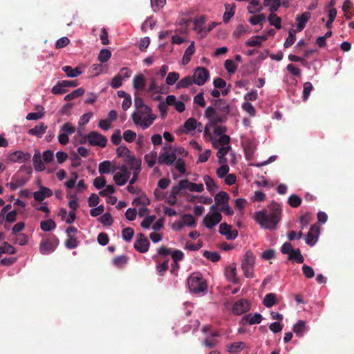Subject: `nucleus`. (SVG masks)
Masks as SVG:
<instances>
[{"label": "nucleus", "instance_id": "nucleus-1", "mask_svg": "<svg viewBox=\"0 0 354 354\" xmlns=\"http://www.w3.org/2000/svg\"><path fill=\"white\" fill-rule=\"evenodd\" d=\"M270 212L263 209L254 213V219L261 227L268 230H274L281 219V209L277 202H272L269 206Z\"/></svg>", "mask_w": 354, "mask_h": 354}, {"label": "nucleus", "instance_id": "nucleus-2", "mask_svg": "<svg viewBox=\"0 0 354 354\" xmlns=\"http://www.w3.org/2000/svg\"><path fill=\"white\" fill-rule=\"evenodd\" d=\"M212 106H208L205 111V116L209 120L212 125L224 123L227 120V115L230 112V105L223 99H212Z\"/></svg>", "mask_w": 354, "mask_h": 354}, {"label": "nucleus", "instance_id": "nucleus-3", "mask_svg": "<svg viewBox=\"0 0 354 354\" xmlns=\"http://www.w3.org/2000/svg\"><path fill=\"white\" fill-rule=\"evenodd\" d=\"M187 285L192 292L200 293L207 290V285L201 273H193L187 279Z\"/></svg>", "mask_w": 354, "mask_h": 354}, {"label": "nucleus", "instance_id": "nucleus-4", "mask_svg": "<svg viewBox=\"0 0 354 354\" xmlns=\"http://www.w3.org/2000/svg\"><path fill=\"white\" fill-rule=\"evenodd\" d=\"M59 241L55 235L42 240L39 243V252L41 254L46 255L52 253L58 246Z\"/></svg>", "mask_w": 354, "mask_h": 354}, {"label": "nucleus", "instance_id": "nucleus-5", "mask_svg": "<svg viewBox=\"0 0 354 354\" xmlns=\"http://www.w3.org/2000/svg\"><path fill=\"white\" fill-rule=\"evenodd\" d=\"M254 262L255 257L253 253L250 250L247 251L241 263V268L245 277L252 278L254 277L253 268Z\"/></svg>", "mask_w": 354, "mask_h": 354}, {"label": "nucleus", "instance_id": "nucleus-6", "mask_svg": "<svg viewBox=\"0 0 354 354\" xmlns=\"http://www.w3.org/2000/svg\"><path fill=\"white\" fill-rule=\"evenodd\" d=\"M88 122V113H84L79 121L77 136L75 140L81 144L85 143L88 139V135L85 133L84 126Z\"/></svg>", "mask_w": 354, "mask_h": 354}, {"label": "nucleus", "instance_id": "nucleus-7", "mask_svg": "<svg viewBox=\"0 0 354 354\" xmlns=\"http://www.w3.org/2000/svg\"><path fill=\"white\" fill-rule=\"evenodd\" d=\"M171 146L168 147H163L162 152H161L159 155L158 162L160 165H171L176 160V151H173L171 153H169V150L170 149Z\"/></svg>", "mask_w": 354, "mask_h": 354}, {"label": "nucleus", "instance_id": "nucleus-8", "mask_svg": "<svg viewBox=\"0 0 354 354\" xmlns=\"http://www.w3.org/2000/svg\"><path fill=\"white\" fill-rule=\"evenodd\" d=\"M209 71L205 68L197 67L192 76L194 83L198 86L204 85L209 77Z\"/></svg>", "mask_w": 354, "mask_h": 354}, {"label": "nucleus", "instance_id": "nucleus-9", "mask_svg": "<svg viewBox=\"0 0 354 354\" xmlns=\"http://www.w3.org/2000/svg\"><path fill=\"white\" fill-rule=\"evenodd\" d=\"M150 243L144 234H138L137 240L134 243V248L141 252L145 253L149 250Z\"/></svg>", "mask_w": 354, "mask_h": 354}, {"label": "nucleus", "instance_id": "nucleus-10", "mask_svg": "<svg viewBox=\"0 0 354 354\" xmlns=\"http://www.w3.org/2000/svg\"><path fill=\"white\" fill-rule=\"evenodd\" d=\"M222 219V215L219 212H212V214H207L203 218L204 225L208 229H212L217 225Z\"/></svg>", "mask_w": 354, "mask_h": 354}, {"label": "nucleus", "instance_id": "nucleus-11", "mask_svg": "<svg viewBox=\"0 0 354 354\" xmlns=\"http://www.w3.org/2000/svg\"><path fill=\"white\" fill-rule=\"evenodd\" d=\"M106 143L107 139L104 136L97 131H90V145L104 148Z\"/></svg>", "mask_w": 354, "mask_h": 354}, {"label": "nucleus", "instance_id": "nucleus-12", "mask_svg": "<svg viewBox=\"0 0 354 354\" xmlns=\"http://www.w3.org/2000/svg\"><path fill=\"white\" fill-rule=\"evenodd\" d=\"M218 232L221 234L225 236L227 240H234L238 236V231L232 230V226L226 223L220 225Z\"/></svg>", "mask_w": 354, "mask_h": 354}, {"label": "nucleus", "instance_id": "nucleus-13", "mask_svg": "<svg viewBox=\"0 0 354 354\" xmlns=\"http://www.w3.org/2000/svg\"><path fill=\"white\" fill-rule=\"evenodd\" d=\"M31 158L29 153H24L21 151H16L8 156V159L13 162H26Z\"/></svg>", "mask_w": 354, "mask_h": 354}, {"label": "nucleus", "instance_id": "nucleus-14", "mask_svg": "<svg viewBox=\"0 0 354 354\" xmlns=\"http://www.w3.org/2000/svg\"><path fill=\"white\" fill-rule=\"evenodd\" d=\"M319 232V226H317L316 225H312L305 238L306 243L310 246H313L317 241Z\"/></svg>", "mask_w": 354, "mask_h": 354}, {"label": "nucleus", "instance_id": "nucleus-15", "mask_svg": "<svg viewBox=\"0 0 354 354\" xmlns=\"http://www.w3.org/2000/svg\"><path fill=\"white\" fill-rule=\"evenodd\" d=\"M250 310V304L246 299H241L236 301L232 308V312L237 315L246 313Z\"/></svg>", "mask_w": 354, "mask_h": 354}, {"label": "nucleus", "instance_id": "nucleus-16", "mask_svg": "<svg viewBox=\"0 0 354 354\" xmlns=\"http://www.w3.org/2000/svg\"><path fill=\"white\" fill-rule=\"evenodd\" d=\"M124 162L131 170L141 169V160L136 158L131 153L126 156Z\"/></svg>", "mask_w": 354, "mask_h": 354}, {"label": "nucleus", "instance_id": "nucleus-17", "mask_svg": "<svg viewBox=\"0 0 354 354\" xmlns=\"http://www.w3.org/2000/svg\"><path fill=\"white\" fill-rule=\"evenodd\" d=\"M53 195V192L47 187L41 186L39 191L33 193V197L35 201L41 202L46 197H50Z\"/></svg>", "mask_w": 354, "mask_h": 354}, {"label": "nucleus", "instance_id": "nucleus-18", "mask_svg": "<svg viewBox=\"0 0 354 354\" xmlns=\"http://www.w3.org/2000/svg\"><path fill=\"white\" fill-rule=\"evenodd\" d=\"M225 276L227 280L232 283H239V279L236 277V269L234 265H230L226 268Z\"/></svg>", "mask_w": 354, "mask_h": 354}, {"label": "nucleus", "instance_id": "nucleus-19", "mask_svg": "<svg viewBox=\"0 0 354 354\" xmlns=\"http://www.w3.org/2000/svg\"><path fill=\"white\" fill-rule=\"evenodd\" d=\"M78 85V82L77 80H62L59 81L53 88L51 90L52 93H62V91H60L58 90V87L62 86V87H75Z\"/></svg>", "mask_w": 354, "mask_h": 354}, {"label": "nucleus", "instance_id": "nucleus-20", "mask_svg": "<svg viewBox=\"0 0 354 354\" xmlns=\"http://www.w3.org/2000/svg\"><path fill=\"white\" fill-rule=\"evenodd\" d=\"M262 320V316L259 313H256L254 315L251 314L246 315L241 318V323L243 324H250L251 325L259 324Z\"/></svg>", "mask_w": 354, "mask_h": 354}, {"label": "nucleus", "instance_id": "nucleus-21", "mask_svg": "<svg viewBox=\"0 0 354 354\" xmlns=\"http://www.w3.org/2000/svg\"><path fill=\"white\" fill-rule=\"evenodd\" d=\"M281 6V0H263V8H268L270 12H276Z\"/></svg>", "mask_w": 354, "mask_h": 354}, {"label": "nucleus", "instance_id": "nucleus-22", "mask_svg": "<svg viewBox=\"0 0 354 354\" xmlns=\"http://www.w3.org/2000/svg\"><path fill=\"white\" fill-rule=\"evenodd\" d=\"M48 127L44 123L41 122L39 125L35 126L28 130V133L31 136H37V138H41L45 133Z\"/></svg>", "mask_w": 354, "mask_h": 354}, {"label": "nucleus", "instance_id": "nucleus-23", "mask_svg": "<svg viewBox=\"0 0 354 354\" xmlns=\"http://www.w3.org/2000/svg\"><path fill=\"white\" fill-rule=\"evenodd\" d=\"M310 17V13L308 12H305L302 13L301 15H297L296 17V21H297V30L301 31L305 26L306 22L308 21Z\"/></svg>", "mask_w": 354, "mask_h": 354}, {"label": "nucleus", "instance_id": "nucleus-24", "mask_svg": "<svg viewBox=\"0 0 354 354\" xmlns=\"http://www.w3.org/2000/svg\"><path fill=\"white\" fill-rule=\"evenodd\" d=\"M33 166L36 171H42L45 169V165L41 161V154L38 150L35 151V153L32 158Z\"/></svg>", "mask_w": 354, "mask_h": 354}, {"label": "nucleus", "instance_id": "nucleus-25", "mask_svg": "<svg viewBox=\"0 0 354 354\" xmlns=\"http://www.w3.org/2000/svg\"><path fill=\"white\" fill-rule=\"evenodd\" d=\"M62 71L69 77H76L83 73L80 67L73 68L71 66H65L62 67Z\"/></svg>", "mask_w": 354, "mask_h": 354}, {"label": "nucleus", "instance_id": "nucleus-26", "mask_svg": "<svg viewBox=\"0 0 354 354\" xmlns=\"http://www.w3.org/2000/svg\"><path fill=\"white\" fill-rule=\"evenodd\" d=\"M195 52L194 42L192 41L191 44L187 48L183 57L182 62L183 65L187 64L190 60L192 56Z\"/></svg>", "mask_w": 354, "mask_h": 354}, {"label": "nucleus", "instance_id": "nucleus-27", "mask_svg": "<svg viewBox=\"0 0 354 354\" xmlns=\"http://www.w3.org/2000/svg\"><path fill=\"white\" fill-rule=\"evenodd\" d=\"M229 199V194L223 191L219 192L214 197V201L216 205H223L227 203Z\"/></svg>", "mask_w": 354, "mask_h": 354}, {"label": "nucleus", "instance_id": "nucleus-28", "mask_svg": "<svg viewBox=\"0 0 354 354\" xmlns=\"http://www.w3.org/2000/svg\"><path fill=\"white\" fill-rule=\"evenodd\" d=\"M133 87L136 90H143L145 86L146 80L144 77L143 75L140 74L137 75L134 77L133 80Z\"/></svg>", "mask_w": 354, "mask_h": 354}, {"label": "nucleus", "instance_id": "nucleus-29", "mask_svg": "<svg viewBox=\"0 0 354 354\" xmlns=\"http://www.w3.org/2000/svg\"><path fill=\"white\" fill-rule=\"evenodd\" d=\"M268 20L271 26L275 27L276 29L279 30L281 28V19L278 17L275 12H270Z\"/></svg>", "mask_w": 354, "mask_h": 354}, {"label": "nucleus", "instance_id": "nucleus-30", "mask_svg": "<svg viewBox=\"0 0 354 354\" xmlns=\"http://www.w3.org/2000/svg\"><path fill=\"white\" fill-rule=\"evenodd\" d=\"M111 162L109 160H104L99 164V172L101 174L113 173L115 169L111 170Z\"/></svg>", "mask_w": 354, "mask_h": 354}, {"label": "nucleus", "instance_id": "nucleus-31", "mask_svg": "<svg viewBox=\"0 0 354 354\" xmlns=\"http://www.w3.org/2000/svg\"><path fill=\"white\" fill-rule=\"evenodd\" d=\"M40 227L44 232H50L56 228V223L52 219L42 221L40 223Z\"/></svg>", "mask_w": 354, "mask_h": 354}, {"label": "nucleus", "instance_id": "nucleus-32", "mask_svg": "<svg viewBox=\"0 0 354 354\" xmlns=\"http://www.w3.org/2000/svg\"><path fill=\"white\" fill-rule=\"evenodd\" d=\"M203 180L206 185L207 189L209 193L213 194L216 189H218L217 185L214 183V180L208 175H205L203 177Z\"/></svg>", "mask_w": 354, "mask_h": 354}, {"label": "nucleus", "instance_id": "nucleus-33", "mask_svg": "<svg viewBox=\"0 0 354 354\" xmlns=\"http://www.w3.org/2000/svg\"><path fill=\"white\" fill-rule=\"evenodd\" d=\"M182 220V223H180V227H183L184 225L192 227L196 225V220L192 214H187L183 215Z\"/></svg>", "mask_w": 354, "mask_h": 354}, {"label": "nucleus", "instance_id": "nucleus-34", "mask_svg": "<svg viewBox=\"0 0 354 354\" xmlns=\"http://www.w3.org/2000/svg\"><path fill=\"white\" fill-rule=\"evenodd\" d=\"M248 32V27L243 24H239L232 33L233 37L238 39Z\"/></svg>", "mask_w": 354, "mask_h": 354}, {"label": "nucleus", "instance_id": "nucleus-35", "mask_svg": "<svg viewBox=\"0 0 354 354\" xmlns=\"http://www.w3.org/2000/svg\"><path fill=\"white\" fill-rule=\"evenodd\" d=\"M205 18L204 16H201L198 18L196 19L194 21V29L196 32L201 33L204 32V24H205Z\"/></svg>", "mask_w": 354, "mask_h": 354}, {"label": "nucleus", "instance_id": "nucleus-36", "mask_svg": "<svg viewBox=\"0 0 354 354\" xmlns=\"http://www.w3.org/2000/svg\"><path fill=\"white\" fill-rule=\"evenodd\" d=\"M289 260H294L298 263H302L304 261V258L301 255L299 248L294 250L288 256Z\"/></svg>", "mask_w": 354, "mask_h": 354}, {"label": "nucleus", "instance_id": "nucleus-37", "mask_svg": "<svg viewBox=\"0 0 354 354\" xmlns=\"http://www.w3.org/2000/svg\"><path fill=\"white\" fill-rule=\"evenodd\" d=\"M230 149V147L227 146V147H222L218 149V151L216 153V156L218 158L219 163H221V164L225 163L226 158H225V156L228 153Z\"/></svg>", "mask_w": 354, "mask_h": 354}, {"label": "nucleus", "instance_id": "nucleus-38", "mask_svg": "<svg viewBox=\"0 0 354 354\" xmlns=\"http://www.w3.org/2000/svg\"><path fill=\"white\" fill-rule=\"evenodd\" d=\"M157 159V152L151 151L150 153L145 156V160L147 162L149 167H152L156 164Z\"/></svg>", "mask_w": 354, "mask_h": 354}, {"label": "nucleus", "instance_id": "nucleus-39", "mask_svg": "<svg viewBox=\"0 0 354 354\" xmlns=\"http://www.w3.org/2000/svg\"><path fill=\"white\" fill-rule=\"evenodd\" d=\"M0 253L14 254L16 253V250L11 244L5 241L3 245L0 246Z\"/></svg>", "mask_w": 354, "mask_h": 354}, {"label": "nucleus", "instance_id": "nucleus-40", "mask_svg": "<svg viewBox=\"0 0 354 354\" xmlns=\"http://www.w3.org/2000/svg\"><path fill=\"white\" fill-rule=\"evenodd\" d=\"M276 302V295L274 293L266 295L263 304L267 308H271Z\"/></svg>", "mask_w": 354, "mask_h": 354}, {"label": "nucleus", "instance_id": "nucleus-41", "mask_svg": "<svg viewBox=\"0 0 354 354\" xmlns=\"http://www.w3.org/2000/svg\"><path fill=\"white\" fill-rule=\"evenodd\" d=\"M187 179L180 180L177 185L172 187L170 194L177 196L182 189H186L185 184H187Z\"/></svg>", "mask_w": 354, "mask_h": 354}, {"label": "nucleus", "instance_id": "nucleus-42", "mask_svg": "<svg viewBox=\"0 0 354 354\" xmlns=\"http://www.w3.org/2000/svg\"><path fill=\"white\" fill-rule=\"evenodd\" d=\"M156 118V116L155 115L148 114L142 119L140 126L143 129H146L152 124Z\"/></svg>", "mask_w": 354, "mask_h": 354}, {"label": "nucleus", "instance_id": "nucleus-43", "mask_svg": "<svg viewBox=\"0 0 354 354\" xmlns=\"http://www.w3.org/2000/svg\"><path fill=\"white\" fill-rule=\"evenodd\" d=\"M204 257L207 259L208 260L212 262H217L221 259V255L218 252H210L208 250H205L203 253Z\"/></svg>", "mask_w": 354, "mask_h": 354}, {"label": "nucleus", "instance_id": "nucleus-44", "mask_svg": "<svg viewBox=\"0 0 354 354\" xmlns=\"http://www.w3.org/2000/svg\"><path fill=\"white\" fill-rule=\"evenodd\" d=\"M295 34H296V30L294 29H290L288 31V36L286 38V40L283 44V46L285 48H289L295 43V41L296 40Z\"/></svg>", "mask_w": 354, "mask_h": 354}, {"label": "nucleus", "instance_id": "nucleus-45", "mask_svg": "<svg viewBox=\"0 0 354 354\" xmlns=\"http://www.w3.org/2000/svg\"><path fill=\"white\" fill-rule=\"evenodd\" d=\"M187 183V184H185L186 189H188L191 192H202L204 190L203 185L201 183L196 184L194 183H191L188 180Z\"/></svg>", "mask_w": 354, "mask_h": 354}, {"label": "nucleus", "instance_id": "nucleus-46", "mask_svg": "<svg viewBox=\"0 0 354 354\" xmlns=\"http://www.w3.org/2000/svg\"><path fill=\"white\" fill-rule=\"evenodd\" d=\"M111 57V52L106 48L102 49L98 55V60L104 63L109 60V59Z\"/></svg>", "mask_w": 354, "mask_h": 354}, {"label": "nucleus", "instance_id": "nucleus-47", "mask_svg": "<svg viewBox=\"0 0 354 354\" xmlns=\"http://www.w3.org/2000/svg\"><path fill=\"white\" fill-rule=\"evenodd\" d=\"M266 15L264 14H259L253 15L249 19V22L252 25L261 24L266 21Z\"/></svg>", "mask_w": 354, "mask_h": 354}, {"label": "nucleus", "instance_id": "nucleus-48", "mask_svg": "<svg viewBox=\"0 0 354 354\" xmlns=\"http://www.w3.org/2000/svg\"><path fill=\"white\" fill-rule=\"evenodd\" d=\"M192 83H194V80L192 77L191 76H186L181 79L177 84H176V88H187L189 85H191Z\"/></svg>", "mask_w": 354, "mask_h": 354}, {"label": "nucleus", "instance_id": "nucleus-49", "mask_svg": "<svg viewBox=\"0 0 354 354\" xmlns=\"http://www.w3.org/2000/svg\"><path fill=\"white\" fill-rule=\"evenodd\" d=\"M245 346V344L243 342H234L230 344L229 346V351L230 353H238L242 351Z\"/></svg>", "mask_w": 354, "mask_h": 354}, {"label": "nucleus", "instance_id": "nucleus-50", "mask_svg": "<svg viewBox=\"0 0 354 354\" xmlns=\"http://www.w3.org/2000/svg\"><path fill=\"white\" fill-rule=\"evenodd\" d=\"M84 93V90L82 88H79L73 91L71 93L67 94L64 97V100L66 101H71L73 99H75V98L82 95Z\"/></svg>", "mask_w": 354, "mask_h": 354}, {"label": "nucleus", "instance_id": "nucleus-51", "mask_svg": "<svg viewBox=\"0 0 354 354\" xmlns=\"http://www.w3.org/2000/svg\"><path fill=\"white\" fill-rule=\"evenodd\" d=\"M288 203L290 206L296 208L301 205V198L296 194H292L289 196Z\"/></svg>", "mask_w": 354, "mask_h": 354}, {"label": "nucleus", "instance_id": "nucleus-52", "mask_svg": "<svg viewBox=\"0 0 354 354\" xmlns=\"http://www.w3.org/2000/svg\"><path fill=\"white\" fill-rule=\"evenodd\" d=\"M133 234L134 230L130 227H125L122 230V239L127 242L132 239Z\"/></svg>", "mask_w": 354, "mask_h": 354}, {"label": "nucleus", "instance_id": "nucleus-53", "mask_svg": "<svg viewBox=\"0 0 354 354\" xmlns=\"http://www.w3.org/2000/svg\"><path fill=\"white\" fill-rule=\"evenodd\" d=\"M129 179V178H127V176L119 173H116L113 176V180L115 183L119 186L125 185Z\"/></svg>", "mask_w": 354, "mask_h": 354}, {"label": "nucleus", "instance_id": "nucleus-54", "mask_svg": "<svg viewBox=\"0 0 354 354\" xmlns=\"http://www.w3.org/2000/svg\"><path fill=\"white\" fill-rule=\"evenodd\" d=\"M149 204L150 200L145 195H142L140 197L136 198L132 202V205L135 206H138L140 205L147 206L149 205Z\"/></svg>", "mask_w": 354, "mask_h": 354}, {"label": "nucleus", "instance_id": "nucleus-55", "mask_svg": "<svg viewBox=\"0 0 354 354\" xmlns=\"http://www.w3.org/2000/svg\"><path fill=\"white\" fill-rule=\"evenodd\" d=\"M184 127L187 131H193L197 128V121L195 118H190L184 123Z\"/></svg>", "mask_w": 354, "mask_h": 354}, {"label": "nucleus", "instance_id": "nucleus-56", "mask_svg": "<svg viewBox=\"0 0 354 354\" xmlns=\"http://www.w3.org/2000/svg\"><path fill=\"white\" fill-rule=\"evenodd\" d=\"M127 261L128 257L126 255H121L115 257L113 260V263L115 266L122 268L127 263Z\"/></svg>", "mask_w": 354, "mask_h": 354}, {"label": "nucleus", "instance_id": "nucleus-57", "mask_svg": "<svg viewBox=\"0 0 354 354\" xmlns=\"http://www.w3.org/2000/svg\"><path fill=\"white\" fill-rule=\"evenodd\" d=\"M305 322L302 320L298 321V322L294 326L293 330L296 335L301 337L304 331Z\"/></svg>", "mask_w": 354, "mask_h": 354}, {"label": "nucleus", "instance_id": "nucleus-58", "mask_svg": "<svg viewBox=\"0 0 354 354\" xmlns=\"http://www.w3.org/2000/svg\"><path fill=\"white\" fill-rule=\"evenodd\" d=\"M225 68L229 73H234L237 69V66L234 64L232 59H226L224 63Z\"/></svg>", "mask_w": 354, "mask_h": 354}, {"label": "nucleus", "instance_id": "nucleus-59", "mask_svg": "<svg viewBox=\"0 0 354 354\" xmlns=\"http://www.w3.org/2000/svg\"><path fill=\"white\" fill-rule=\"evenodd\" d=\"M313 87L312 84L310 82H306L304 84V89H303V99L304 100H307L310 91L313 90Z\"/></svg>", "mask_w": 354, "mask_h": 354}, {"label": "nucleus", "instance_id": "nucleus-60", "mask_svg": "<svg viewBox=\"0 0 354 354\" xmlns=\"http://www.w3.org/2000/svg\"><path fill=\"white\" fill-rule=\"evenodd\" d=\"M242 109L250 116H254L256 115V110L254 106L249 102H244L242 104Z\"/></svg>", "mask_w": 354, "mask_h": 354}, {"label": "nucleus", "instance_id": "nucleus-61", "mask_svg": "<svg viewBox=\"0 0 354 354\" xmlns=\"http://www.w3.org/2000/svg\"><path fill=\"white\" fill-rule=\"evenodd\" d=\"M229 170V166L226 164H224L217 169L216 174L220 178H223L227 175Z\"/></svg>", "mask_w": 354, "mask_h": 354}, {"label": "nucleus", "instance_id": "nucleus-62", "mask_svg": "<svg viewBox=\"0 0 354 354\" xmlns=\"http://www.w3.org/2000/svg\"><path fill=\"white\" fill-rule=\"evenodd\" d=\"M136 133L131 130H126L123 133V138L128 142H132L136 140Z\"/></svg>", "mask_w": 354, "mask_h": 354}, {"label": "nucleus", "instance_id": "nucleus-63", "mask_svg": "<svg viewBox=\"0 0 354 354\" xmlns=\"http://www.w3.org/2000/svg\"><path fill=\"white\" fill-rule=\"evenodd\" d=\"M106 181L104 176H99L94 179L93 185L96 189H100L106 185Z\"/></svg>", "mask_w": 354, "mask_h": 354}, {"label": "nucleus", "instance_id": "nucleus-64", "mask_svg": "<svg viewBox=\"0 0 354 354\" xmlns=\"http://www.w3.org/2000/svg\"><path fill=\"white\" fill-rule=\"evenodd\" d=\"M179 78V74L176 72H171L167 75L166 83L168 85H173Z\"/></svg>", "mask_w": 354, "mask_h": 354}]
</instances>
